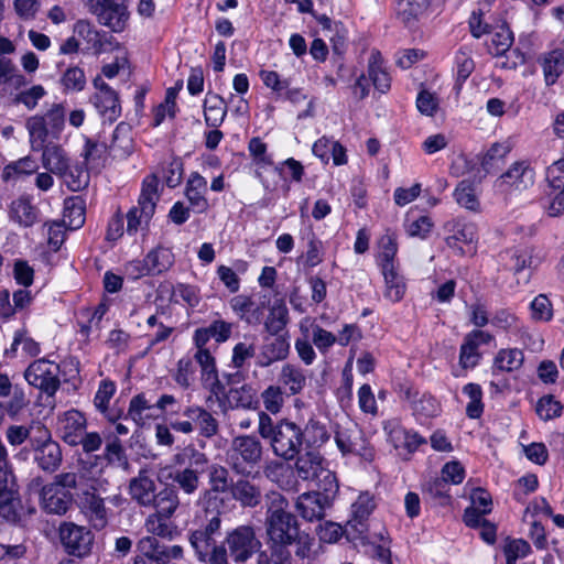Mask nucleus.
I'll use <instances>...</instances> for the list:
<instances>
[{
    "label": "nucleus",
    "mask_w": 564,
    "mask_h": 564,
    "mask_svg": "<svg viewBox=\"0 0 564 564\" xmlns=\"http://www.w3.org/2000/svg\"><path fill=\"white\" fill-rule=\"evenodd\" d=\"M264 529L267 544L296 545L295 555L307 558L311 555L314 539L301 531L297 518L289 511V501L280 492L268 495Z\"/></svg>",
    "instance_id": "nucleus-1"
},
{
    "label": "nucleus",
    "mask_w": 564,
    "mask_h": 564,
    "mask_svg": "<svg viewBox=\"0 0 564 564\" xmlns=\"http://www.w3.org/2000/svg\"><path fill=\"white\" fill-rule=\"evenodd\" d=\"M258 416V433L269 443L272 453L284 460H293L302 448V427L288 419L274 422L263 411Z\"/></svg>",
    "instance_id": "nucleus-2"
},
{
    "label": "nucleus",
    "mask_w": 564,
    "mask_h": 564,
    "mask_svg": "<svg viewBox=\"0 0 564 564\" xmlns=\"http://www.w3.org/2000/svg\"><path fill=\"white\" fill-rule=\"evenodd\" d=\"M207 464L206 454L189 444L172 456L169 478L175 484V489L192 496L200 486V477L205 473Z\"/></svg>",
    "instance_id": "nucleus-3"
},
{
    "label": "nucleus",
    "mask_w": 564,
    "mask_h": 564,
    "mask_svg": "<svg viewBox=\"0 0 564 564\" xmlns=\"http://www.w3.org/2000/svg\"><path fill=\"white\" fill-rule=\"evenodd\" d=\"M220 528L221 519L219 513H217L208 519L205 524L191 531L188 540L199 562L208 564H229L224 543L217 544Z\"/></svg>",
    "instance_id": "nucleus-4"
},
{
    "label": "nucleus",
    "mask_w": 564,
    "mask_h": 564,
    "mask_svg": "<svg viewBox=\"0 0 564 564\" xmlns=\"http://www.w3.org/2000/svg\"><path fill=\"white\" fill-rule=\"evenodd\" d=\"M66 109L62 104H53L45 113L33 115L25 120L31 149H39L52 135L59 139L65 127Z\"/></svg>",
    "instance_id": "nucleus-5"
},
{
    "label": "nucleus",
    "mask_w": 564,
    "mask_h": 564,
    "mask_svg": "<svg viewBox=\"0 0 564 564\" xmlns=\"http://www.w3.org/2000/svg\"><path fill=\"white\" fill-rule=\"evenodd\" d=\"M158 187L159 180L155 175H149L144 178L138 204L130 208L126 215V231L129 236H134L140 230H148L160 198Z\"/></svg>",
    "instance_id": "nucleus-6"
},
{
    "label": "nucleus",
    "mask_w": 564,
    "mask_h": 564,
    "mask_svg": "<svg viewBox=\"0 0 564 564\" xmlns=\"http://www.w3.org/2000/svg\"><path fill=\"white\" fill-rule=\"evenodd\" d=\"M224 545L227 557L236 564H246L256 553L260 552L261 541L251 524H241L226 533Z\"/></svg>",
    "instance_id": "nucleus-7"
},
{
    "label": "nucleus",
    "mask_w": 564,
    "mask_h": 564,
    "mask_svg": "<svg viewBox=\"0 0 564 564\" xmlns=\"http://www.w3.org/2000/svg\"><path fill=\"white\" fill-rule=\"evenodd\" d=\"M37 429L39 432L31 440L30 452L33 455V462L42 471L53 474L63 462L61 445L53 440L47 427Z\"/></svg>",
    "instance_id": "nucleus-8"
},
{
    "label": "nucleus",
    "mask_w": 564,
    "mask_h": 564,
    "mask_svg": "<svg viewBox=\"0 0 564 564\" xmlns=\"http://www.w3.org/2000/svg\"><path fill=\"white\" fill-rule=\"evenodd\" d=\"M263 454V447L253 435H238L231 440L227 452L228 462L237 474H243L247 467L257 466Z\"/></svg>",
    "instance_id": "nucleus-9"
},
{
    "label": "nucleus",
    "mask_w": 564,
    "mask_h": 564,
    "mask_svg": "<svg viewBox=\"0 0 564 564\" xmlns=\"http://www.w3.org/2000/svg\"><path fill=\"white\" fill-rule=\"evenodd\" d=\"M127 0H84L88 10L95 14L100 24L113 32L124 30L128 21Z\"/></svg>",
    "instance_id": "nucleus-10"
},
{
    "label": "nucleus",
    "mask_w": 564,
    "mask_h": 564,
    "mask_svg": "<svg viewBox=\"0 0 564 564\" xmlns=\"http://www.w3.org/2000/svg\"><path fill=\"white\" fill-rule=\"evenodd\" d=\"M59 367L44 358L33 361L25 370L24 378L33 387L48 395H53L59 388Z\"/></svg>",
    "instance_id": "nucleus-11"
},
{
    "label": "nucleus",
    "mask_w": 564,
    "mask_h": 564,
    "mask_svg": "<svg viewBox=\"0 0 564 564\" xmlns=\"http://www.w3.org/2000/svg\"><path fill=\"white\" fill-rule=\"evenodd\" d=\"M375 509L373 498L369 494H361L351 506V519L345 525V533L350 541H368L367 520Z\"/></svg>",
    "instance_id": "nucleus-12"
},
{
    "label": "nucleus",
    "mask_w": 564,
    "mask_h": 564,
    "mask_svg": "<svg viewBox=\"0 0 564 564\" xmlns=\"http://www.w3.org/2000/svg\"><path fill=\"white\" fill-rule=\"evenodd\" d=\"M96 93L90 100L105 121L115 122L121 115L118 94L102 79L96 76L93 80Z\"/></svg>",
    "instance_id": "nucleus-13"
},
{
    "label": "nucleus",
    "mask_w": 564,
    "mask_h": 564,
    "mask_svg": "<svg viewBox=\"0 0 564 564\" xmlns=\"http://www.w3.org/2000/svg\"><path fill=\"white\" fill-rule=\"evenodd\" d=\"M534 170L527 161H517L497 178L495 185L501 192L528 189L534 184Z\"/></svg>",
    "instance_id": "nucleus-14"
},
{
    "label": "nucleus",
    "mask_w": 564,
    "mask_h": 564,
    "mask_svg": "<svg viewBox=\"0 0 564 564\" xmlns=\"http://www.w3.org/2000/svg\"><path fill=\"white\" fill-rule=\"evenodd\" d=\"M59 538L66 552L78 557L90 552L94 541V535L87 528L74 523L62 524Z\"/></svg>",
    "instance_id": "nucleus-15"
},
{
    "label": "nucleus",
    "mask_w": 564,
    "mask_h": 564,
    "mask_svg": "<svg viewBox=\"0 0 564 564\" xmlns=\"http://www.w3.org/2000/svg\"><path fill=\"white\" fill-rule=\"evenodd\" d=\"M86 417L77 410L64 412L57 421L59 437L70 446L79 445L80 436L86 431Z\"/></svg>",
    "instance_id": "nucleus-16"
},
{
    "label": "nucleus",
    "mask_w": 564,
    "mask_h": 564,
    "mask_svg": "<svg viewBox=\"0 0 564 564\" xmlns=\"http://www.w3.org/2000/svg\"><path fill=\"white\" fill-rule=\"evenodd\" d=\"M264 338L257 356V366L268 368L276 361L284 360L290 352V343L286 335H271Z\"/></svg>",
    "instance_id": "nucleus-17"
},
{
    "label": "nucleus",
    "mask_w": 564,
    "mask_h": 564,
    "mask_svg": "<svg viewBox=\"0 0 564 564\" xmlns=\"http://www.w3.org/2000/svg\"><path fill=\"white\" fill-rule=\"evenodd\" d=\"M330 500L327 495H321L318 491L305 492L297 497L295 509L300 516L307 520H322L325 511L330 507Z\"/></svg>",
    "instance_id": "nucleus-18"
},
{
    "label": "nucleus",
    "mask_w": 564,
    "mask_h": 564,
    "mask_svg": "<svg viewBox=\"0 0 564 564\" xmlns=\"http://www.w3.org/2000/svg\"><path fill=\"white\" fill-rule=\"evenodd\" d=\"M32 151L42 152V165L50 173L59 176L70 165V159L61 144L54 142H43L39 149Z\"/></svg>",
    "instance_id": "nucleus-19"
},
{
    "label": "nucleus",
    "mask_w": 564,
    "mask_h": 564,
    "mask_svg": "<svg viewBox=\"0 0 564 564\" xmlns=\"http://www.w3.org/2000/svg\"><path fill=\"white\" fill-rule=\"evenodd\" d=\"M43 509L48 513L63 514L72 505V495L58 485H46L42 488Z\"/></svg>",
    "instance_id": "nucleus-20"
},
{
    "label": "nucleus",
    "mask_w": 564,
    "mask_h": 564,
    "mask_svg": "<svg viewBox=\"0 0 564 564\" xmlns=\"http://www.w3.org/2000/svg\"><path fill=\"white\" fill-rule=\"evenodd\" d=\"M390 442L394 447H403L409 453L415 452L420 445L425 444L426 441L417 432L403 429L398 422L391 421L384 425Z\"/></svg>",
    "instance_id": "nucleus-21"
},
{
    "label": "nucleus",
    "mask_w": 564,
    "mask_h": 564,
    "mask_svg": "<svg viewBox=\"0 0 564 564\" xmlns=\"http://www.w3.org/2000/svg\"><path fill=\"white\" fill-rule=\"evenodd\" d=\"M141 545L144 550V555L156 564H169L172 560H178L183 556L182 546L161 545L154 536L142 539Z\"/></svg>",
    "instance_id": "nucleus-22"
},
{
    "label": "nucleus",
    "mask_w": 564,
    "mask_h": 564,
    "mask_svg": "<svg viewBox=\"0 0 564 564\" xmlns=\"http://www.w3.org/2000/svg\"><path fill=\"white\" fill-rule=\"evenodd\" d=\"M509 257L510 269L514 272H520L524 269H536L543 261L542 251L534 247H519L508 250L502 254V258Z\"/></svg>",
    "instance_id": "nucleus-23"
},
{
    "label": "nucleus",
    "mask_w": 564,
    "mask_h": 564,
    "mask_svg": "<svg viewBox=\"0 0 564 564\" xmlns=\"http://www.w3.org/2000/svg\"><path fill=\"white\" fill-rule=\"evenodd\" d=\"M129 492L140 506L150 507L156 495V485L147 471H140L130 480Z\"/></svg>",
    "instance_id": "nucleus-24"
},
{
    "label": "nucleus",
    "mask_w": 564,
    "mask_h": 564,
    "mask_svg": "<svg viewBox=\"0 0 564 564\" xmlns=\"http://www.w3.org/2000/svg\"><path fill=\"white\" fill-rule=\"evenodd\" d=\"M127 415L138 425L144 424L147 420L159 417L153 397L145 392L134 395L130 400Z\"/></svg>",
    "instance_id": "nucleus-25"
},
{
    "label": "nucleus",
    "mask_w": 564,
    "mask_h": 564,
    "mask_svg": "<svg viewBox=\"0 0 564 564\" xmlns=\"http://www.w3.org/2000/svg\"><path fill=\"white\" fill-rule=\"evenodd\" d=\"M206 192L207 181L199 173L193 172L186 184L185 196L197 213H205L209 207Z\"/></svg>",
    "instance_id": "nucleus-26"
},
{
    "label": "nucleus",
    "mask_w": 564,
    "mask_h": 564,
    "mask_svg": "<svg viewBox=\"0 0 564 564\" xmlns=\"http://www.w3.org/2000/svg\"><path fill=\"white\" fill-rule=\"evenodd\" d=\"M29 84L26 77L20 72L14 62L0 55V91L8 89L19 90Z\"/></svg>",
    "instance_id": "nucleus-27"
},
{
    "label": "nucleus",
    "mask_w": 564,
    "mask_h": 564,
    "mask_svg": "<svg viewBox=\"0 0 564 564\" xmlns=\"http://www.w3.org/2000/svg\"><path fill=\"white\" fill-rule=\"evenodd\" d=\"M295 462V471L302 480L314 481L321 478V471L324 468V458L314 451H308L303 455H297Z\"/></svg>",
    "instance_id": "nucleus-28"
},
{
    "label": "nucleus",
    "mask_w": 564,
    "mask_h": 564,
    "mask_svg": "<svg viewBox=\"0 0 564 564\" xmlns=\"http://www.w3.org/2000/svg\"><path fill=\"white\" fill-rule=\"evenodd\" d=\"M83 509L95 529H102L107 524V510L104 499L95 492L86 491L82 498Z\"/></svg>",
    "instance_id": "nucleus-29"
},
{
    "label": "nucleus",
    "mask_w": 564,
    "mask_h": 564,
    "mask_svg": "<svg viewBox=\"0 0 564 564\" xmlns=\"http://www.w3.org/2000/svg\"><path fill=\"white\" fill-rule=\"evenodd\" d=\"M448 232L446 243L449 248H456L458 242L470 243L476 238V226L463 219H454L445 225Z\"/></svg>",
    "instance_id": "nucleus-30"
},
{
    "label": "nucleus",
    "mask_w": 564,
    "mask_h": 564,
    "mask_svg": "<svg viewBox=\"0 0 564 564\" xmlns=\"http://www.w3.org/2000/svg\"><path fill=\"white\" fill-rule=\"evenodd\" d=\"M232 498L245 508H254L261 501V490L248 479H238L230 487Z\"/></svg>",
    "instance_id": "nucleus-31"
},
{
    "label": "nucleus",
    "mask_w": 564,
    "mask_h": 564,
    "mask_svg": "<svg viewBox=\"0 0 564 564\" xmlns=\"http://www.w3.org/2000/svg\"><path fill=\"white\" fill-rule=\"evenodd\" d=\"M9 217L22 227H31L37 221V209L28 197H19L10 204Z\"/></svg>",
    "instance_id": "nucleus-32"
},
{
    "label": "nucleus",
    "mask_w": 564,
    "mask_h": 564,
    "mask_svg": "<svg viewBox=\"0 0 564 564\" xmlns=\"http://www.w3.org/2000/svg\"><path fill=\"white\" fill-rule=\"evenodd\" d=\"M145 261L150 268L151 275H159L173 267L175 257L171 248L158 246L147 253Z\"/></svg>",
    "instance_id": "nucleus-33"
},
{
    "label": "nucleus",
    "mask_w": 564,
    "mask_h": 564,
    "mask_svg": "<svg viewBox=\"0 0 564 564\" xmlns=\"http://www.w3.org/2000/svg\"><path fill=\"white\" fill-rule=\"evenodd\" d=\"M180 506L178 491L174 487H165L156 492L154 501L150 507L155 509L156 514L171 518Z\"/></svg>",
    "instance_id": "nucleus-34"
},
{
    "label": "nucleus",
    "mask_w": 564,
    "mask_h": 564,
    "mask_svg": "<svg viewBox=\"0 0 564 564\" xmlns=\"http://www.w3.org/2000/svg\"><path fill=\"white\" fill-rule=\"evenodd\" d=\"M384 278L383 296L392 303L400 302L406 291V284L398 268L381 270Z\"/></svg>",
    "instance_id": "nucleus-35"
},
{
    "label": "nucleus",
    "mask_w": 564,
    "mask_h": 564,
    "mask_svg": "<svg viewBox=\"0 0 564 564\" xmlns=\"http://www.w3.org/2000/svg\"><path fill=\"white\" fill-rule=\"evenodd\" d=\"M280 382L289 389L291 395H295L302 392L306 386V377L304 371L292 364H285L282 366L280 376Z\"/></svg>",
    "instance_id": "nucleus-36"
},
{
    "label": "nucleus",
    "mask_w": 564,
    "mask_h": 564,
    "mask_svg": "<svg viewBox=\"0 0 564 564\" xmlns=\"http://www.w3.org/2000/svg\"><path fill=\"white\" fill-rule=\"evenodd\" d=\"M541 66L545 84L547 86L555 84L564 70V54L558 50L546 53L541 58Z\"/></svg>",
    "instance_id": "nucleus-37"
},
{
    "label": "nucleus",
    "mask_w": 564,
    "mask_h": 564,
    "mask_svg": "<svg viewBox=\"0 0 564 564\" xmlns=\"http://www.w3.org/2000/svg\"><path fill=\"white\" fill-rule=\"evenodd\" d=\"M289 323V310L284 302L276 301L270 307L269 315L264 321V329L270 335H283L286 324Z\"/></svg>",
    "instance_id": "nucleus-38"
},
{
    "label": "nucleus",
    "mask_w": 564,
    "mask_h": 564,
    "mask_svg": "<svg viewBox=\"0 0 564 564\" xmlns=\"http://www.w3.org/2000/svg\"><path fill=\"white\" fill-rule=\"evenodd\" d=\"M368 73L377 90L384 94L390 89L391 78L382 65V57L379 52L371 53Z\"/></svg>",
    "instance_id": "nucleus-39"
},
{
    "label": "nucleus",
    "mask_w": 564,
    "mask_h": 564,
    "mask_svg": "<svg viewBox=\"0 0 564 564\" xmlns=\"http://www.w3.org/2000/svg\"><path fill=\"white\" fill-rule=\"evenodd\" d=\"M227 113L225 100L218 95H207L204 102V116L207 126L219 127Z\"/></svg>",
    "instance_id": "nucleus-40"
},
{
    "label": "nucleus",
    "mask_w": 564,
    "mask_h": 564,
    "mask_svg": "<svg viewBox=\"0 0 564 564\" xmlns=\"http://www.w3.org/2000/svg\"><path fill=\"white\" fill-rule=\"evenodd\" d=\"M398 252L397 238L393 234H386L379 240L377 261L381 270L398 268L395 256Z\"/></svg>",
    "instance_id": "nucleus-41"
},
{
    "label": "nucleus",
    "mask_w": 564,
    "mask_h": 564,
    "mask_svg": "<svg viewBox=\"0 0 564 564\" xmlns=\"http://www.w3.org/2000/svg\"><path fill=\"white\" fill-rule=\"evenodd\" d=\"M37 427L46 426L39 421H32L29 425H10L6 431V438L11 446H20L29 441L31 447V440L39 432Z\"/></svg>",
    "instance_id": "nucleus-42"
},
{
    "label": "nucleus",
    "mask_w": 564,
    "mask_h": 564,
    "mask_svg": "<svg viewBox=\"0 0 564 564\" xmlns=\"http://www.w3.org/2000/svg\"><path fill=\"white\" fill-rule=\"evenodd\" d=\"M302 435V445L305 443L308 447H319L329 438L326 426L315 419L307 421Z\"/></svg>",
    "instance_id": "nucleus-43"
},
{
    "label": "nucleus",
    "mask_w": 564,
    "mask_h": 564,
    "mask_svg": "<svg viewBox=\"0 0 564 564\" xmlns=\"http://www.w3.org/2000/svg\"><path fill=\"white\" fill-rule=\"evenodd\" d=\"M268 550L260 551L257 555V564H292L293 557L290 546L267 544Z\"/></svg>",
    "instance_id": "nucleus-44"
},
{
    "label": "nucleus",
    "mask_w": 564,
    "mask_h": 564,
    "mask_svg": "<svg viewBox=\"0 0 564 564\" xmlns=\"http://www.w3.org/2000/svg\"><path fill=\"white\" fill-rule=\"evenodd\" d=\"M110 149L115 155L124 156L132 151L131 127L126 122H120L112 134Z\"/></svg>",
    "instance_id": "nucleus-45"
},
{
    "label": "nucleus",
    "mask_w": 564,
    "mask_h": 564,
    "mask_svg": "<svg viewBox=\"0 0 564 564\" xmlns=\"http://www.w3.org/2000/svg\"><path fill=\"white\" fill-rule=\"evenodd\" d=\"M456 203L474 213L480 212V203L474 185L468 181H462L454 191Z\"/></svg>",
    "instance_id": "nucleus-46"
},
{
    "label": "nucleus",
    "mask_w": 564,
    "mask_h": 564,
    "mask_svg": "<svg viewBox=\"0 0 564 564\" xmlns=\"http://www.w3.org/2000/svg\"><path fill=\"white\" fill-rule=\"evenodd\" d=\"M116 392V384L110 380H102L94 398V404L104 413L110 422H116L118 416L108 412V405Z\"/></svg>",
    "instance_id": "nucleus-47"
},
{
    "label": "nucleus",
    "mask_w": 564,
    "mask_h": 564,
    "mask_svg": "<svg viewBox=\"0 0 564 564\" xmlns=\"http://www.w3.org/2000/svg\"><path fill=\"white\" fill-rule=\"evenodd\" d=\"M59 83L64 91L78 93L85 89L87 80L83 68L70 66L63 73Z\"/></svg>",
    "instance_id": "nucleus-48"
},
{
    "label": "nucleus",
    "mask_w": 564,
    "mask_h": 564,
    "mask_svg": "<svg viewBox=\"0 0 564 564\" xmlns=\"http://www.w3.org/2000/svg\"><path fill=\"white\" fill-rule=\"evenodd\" d=\"M228 400L231 408L253 409L256 408L254 390L250 384H242L239 388H231L228 391Z\"/></svg>",
    "instance_id": "nucleus-49"
},
{
    "label": "nucleus",
    "mask_w": 564,
    "mask_h": 564,
    "mask_svg": "<svg viewBox=\"0 0 564 564\" xmlns=\"http://www.w3.org/2000/svg\"><path fill=\"white\" fill-rule=\"evenodd\" d=\"M64 224L72 230L80 228L85 223V208L80 200L70 198L65 202Z\"/></svg>",
    "instance_id": "nucleus-50"
},
{
    "label": "nucleus",
    "mask_w": 564,
    "mask_h": 564,
    "mask_svg": "<svg viewBox=\"0 0 564 564\" xmlns=\"http://www.w3.org/2000/svg\"><path fill=\"white\" fill-rule=\"evenodd\" d=\"M430 4V0H399L398 14L405 24H410L421 15Z\"/></svg>",
    "instance_id": "nucleus-51"
},
{
    "label": "nucleus",
    "mask_w": 564,
    "mask_h": 564,
    "mask_svg": "<svg viewBox=\"0 0 564 564\" xmlns=\"http://www.w3.org/2000/svg\"><path fill=\"white\" fill-rule=\"evenodd\" d=\"M523 364V352L520 349H502L495 358V367L502 371H513Z\"/></svg>",
    "instance_id": "nucleus-52"
},
{
    "label": "nucleus",
    "mask_w": 564,
    "mask_h": 564,
    "mask_svg": "<svg viewBox=\"0 0 564 564\" xmlns=\"http://www.w3.org/2000/svg\"><path fill=\"white\" fill-rule=\"evenodd\" d=\"M45 96L46 90L42 85H33L23 90L19 89L13 97V104L23 105L28 110H33Z\"/></svg>",
    "instance_id": "nucleus-53"
},
{
    "label": "nucleus",
    "mask_w": 564,
    "mask_h": 564,
    "mask_svg": "<svg viewBox=\"0 0 564 564\" xmlns=\"http://www.w3.org/2000/svg\"><path fill=\"white\" fill-rule=\"evenodd\" d=\"M361 438V432L357 429H343L337 431L335 441L340 449L345 454L358 453L359 444L358 441Z\"/></svg>",
    "instance_id": "nucleus-54"
},
{
    "label": "nucleus",
    "mask_w": 564,
    "mask_h": 564,
    "mask_svg": "<svg viewBox=\"0 0 564 564\" xmlns=\"http://www.w3.org/2000/svg\"><path fill=\"white\" fill-rule=\"evenodd\" d=\"M104 458L111 465H128L124 447L122 446L121 441L117 436L112 435L106 437Z\"/></svg>",
    "instance_id": "nucleus-55"
},
{
    "label": "nucleus",
    "mask_w": 564,
    "mask_h": 564,
    "mask_svg": "<svg viewBox=\"0 0 564 564\" xmlns=\"http://www.w3.org/2000/svg\"><path fill=\"white\" fill-rule=\"evenodd\" d=\"M208 479L210 491L224 494L231 487L229 486V471L221 465L214 464L208 468Z\"/></svg>",
    "instance_id": "nucleus-56"
},
{
    "label": "nucleus",
    "mask_w": 564,
    "mask_h": 564,
    "mask_svg": "<svg viewBox=\"0 0 564 564\" xmlns=\"http://www.w3.org/2000/svg\"><path fill=\"white\" fill-rule=\"evenodd\" d=\"M261 399L264 409L272 414H276L283 406L284 393L281 387L272 384L262 391Z\"/></svg>",
    "instance_id": "nucleus-57"
},
{
    "label": "nucleus",
    "mask_w": 564,
    "mask_h": 564,
    "mask_svg": "<svg viewBox=\"0 0 564 564\" xmlns=\"http://www.w3.org/2000/svg\"><path fill=\"white\" fill-rule=\"evenodd\" d=\"M513 43V34L506 25L500 26L491 37L490 50L495 55L507 53Z\"/></svg>",
    "instance_id": "nucleus-58"
},
{
    "label": "nucleus",
    "mask_w": 564,
    "mask_h": 564,
    "mask_svg": "<svg viewBox=\"0 0 564 564\" xmlns=\"http://www.w3.org/2000/svg\"><path fill=\"white\" fill-rule=\"evenodd\" d=\"M424 490L431 498L438 500L441 505H446L451 500L448 495L449 485L442 477L431 478L424 486Z\"/></svg>",
    "instance_id": "nucleus-59"
},
{
    "label": "nucleus",
    "mask_w": 564,
    "mask_h": 564,
    "mask_svg": "<svg viewBox=\"0 0 564 564\" xmlns=\"http://www.w3.org/2000/svg\"><path fill=\"white\" fill-rule=\"evenodd\" d=\"M531 551L530 544L522 540H510L503 546L507 564H516L519 558L525 557Z\"/></svg>",
    "instance_id": "nucleus-60"
},
{
    "label": "nucleus",
    "mask_w": 564,
    "mask_h": 564,
    "mask_svg": "<svg viewBox=\"0 0 564 564\" xmlns=\"http://www.w3.org/2000/svg\"><path fill=\"white\" fill-rule=\"evenodd\" d=\"M562 409L561 402L555 400L553 395H545L539 400L535 411L540 419L547 421L560 416Z\"/></svg>",
    "instance_id": "nucleus-61"
},
{
    "label": "nucleus",
    "mask_w": 564,
    "mask_h": 564,
    "mask_svg": "<svg viewBox=\"0 0 564 564\" xmlns=\"http://www.w3.org/2000/svg\"><path fill=\"white\" fill-rule=\"evenodd\" d=\"M58 177L62 178L66 186L73 192L80 191L88 184L87 175L77 166L69 165Z\"/></svg>",
    "instance_id": "nucleus-62"
},
{
    "label": "nucleus",
    "mask_w": 564,
    "mask_h": 564,
    "mask_svg": "<svg viewBox=\"0 0 564 564\" xmlns=\"http://www.w3.org/2000/svg\"><path fill=\"white\" fill-rule=\"evenodd\" d=\"M200 375L203 383L209 388L214 394L217 395L225 392V386L220 382L218 377L216 360L209 365H205V367L200 369Z\"/></svg>",
    "instance_id": "nucleus-63"
},
{
    "label": "nucleus",
    "mask_w": 564,
    "mask_h": 564,
    "mask_svg": "<svg viewBox=\"0 0 564 564\" xmlns=\"http://www.w3.org/2000/svg\"><path fill=\"white\" fill-rule=\"evenodd\" d=\"M37 170V164L31 156H24L4 167L3 177L9 180L13 175L32 174Z\"/></svg>",
    "instance_id": "nucleus-64"
}]
</instances>
